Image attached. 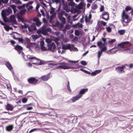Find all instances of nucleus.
<instances>
[{
    "label": "nucleus",
    "instance_id": "nucleus-1",
    "mask_svg": "<svg viewBox=\"0 0 133 133\" xmlns=\"http://www.w3.org/2000/svg\"><path fill=\"white\" fill-rule=\"evenodd\" d=\"M12 12V10L11 8L9 7L7 8V9L2 10L1 13V15L4 22H7L8 21L6 16H8Z\"/></svg>",
    "mask_w": 133,
    "mask_h": 133
},
{
    "label": "nucleus",
    "instance_id": "nucleus-2",
    "mask_svg": "<svg viewBox=\"0 0 133 133\" xmlns=\"http://www.w3.org/2000/svg\"><path fill=\"white\" fill-rule=\"evenodd\" d=\"M46 47L48 48V51H50L54 52L56 51V45L54 42H51L50 43L47 44Z\"/></svg>",
    "mask_w": 133,
    "mask_h": 133
},
{
    "label": "nucleus",
    "instance_id": "nucleus-3",
    "mask_svg": "<svg viewBox=\"0 0 133 133\" xmlns=\"http://www.w3.org/2000/svg\"><path fill=\"white\" fill-rule=\"evenodd\" d=\"M27 81L29 84L33 85H36L38 83L39 80L34 77H31L28 78Z\"/></svg>",
    "mask_w": 133,
    "mask_h": 133
},
{
    "label": "nucleus",
    "instance_id": "nucleus-4",
    "mask_svg": "<svg viewBox=\"0 0 133 133\" xmlns=\"http://www.w3.org/2000/svg\"><path fill=\"white\" fill-rule=\"evenodd\" d=\"M27 57L28 59L29 60L35 59L38 61H40V62L39 63H32V64H35L37 65H41L44 64L45 63L43 62L42 61L40 60V59L36 58L35 57H33L31 56L30 55H28L27 56Z\"/></svg>",
    "mask_w": 133,
    "mask_h": 133
},
{
    "label": "nucleus",
    "instance_id": "nucleus-5",
    "mask_svg": "<svg viewBox=\"0 0 133 133\" xmlns=\"http://www.w3.org/2000/svg\"><path fill=\"white\" fill-rule=\"evenodd\" d=\"M122 18L123 19L122 23L124 26H125L124 25L123 22H125L126 23H129L130 21L128 20L129 16L125 14V12L124 10H123L122 15Z\"/></svg>",
    "mask_w": 133,
    "mask_h": 133
},
{
    "label": "nucleus",
    "instance_id": "nucleus-6",
    "mask_svg": "<svg viewBox=\"0 0 133 133\" xmlns=\"http://www.w3.org/2000/svg\"><path fill=\"white\" fill-rule=\"evenodd\" d=\"M46 25H43L42 27V34L44 35H49L47 32H51V29L49 28H46Z\"/></svg>",
    "mask_w": 133,
    "mask_h": 133
},
{
    "label": "nucleus",
    "instance_id": "nucleus-7",
    "mask_svg": "<svg viewBox=\"0 0 133 133\" xmlns=\"http://www.w3.org/2000/svg\"><path fill=\"white\" fill-rule=\"evenodd\" d=\"M92 18V15L90 14L88 16L87 15H86L85 16V22L86 24L88 25L91 24L92 22V21H91V19Z\"/></svg>",
    "mask_w": 133,
    "mask_h": 133
},
{
    "label": "nucleus",
    "instance_id": "nucleus-8",
    "mask_svg": "<svg viewBox=\"0 0 133 133\" xmlns=\"http://www.w3.org/2000/svg\"><path fill=\"white\" fill-rule=\"evenodd\" d=\"M109 13L107 12L104 11L101 15L102 18L106 21H108L109 19Z\"/></svg>",
    "mask_w": 133,
    "mask_h": 133
},
{
    "label": "nucleus",
    "instance_id": "nucleus-9",
    "mask_svg": "<svg viewBox=\"0 0 133 133\" xmlns=\"http://www.w3.org/2000/svg\"><path fill=\"white\" fill-rule=\"evenodd\" d=\"M28 30L29 31L32 32L37 30L35 23H33L30 26L28 25Z\"/></svg>",
    "mask_w": 133,
    "mask_h": 133
},
{
    "label": "nucleus",
    "instance_id": "nucleus-10",
    "mask_svg": "<svg viewBox=\"0 0 133 133\" xmlns=\"http://www.w3.org/2000/svg\"><path fill=\"white\" fill-rule=\"evenodd\" d=\"M125 68L124 65H122V66H118L116 68V70L119 73H121L124 72L125 71L124 70Z\"/></svg>",
    "mask_w": 133,
    "mask_h": 133
},
{
    "label": "nucleus",
    "instance_id": "nucleus-11",
    "mask_svg": "<svg viewBox=\"0 0 133 133\" xmlns=\"http://www.w3.org/2000/svg\"><path fill=\"white\" fill-rule=\"evenodd\" d=\"M82 96V95L78 94L72 97L70 99L72 102H74L78 100Z\"/></svg>",
    "mask_w": 133,
    "mask_h": 133
},
{
    "label": "nucleus",
    "instance_id": "nucleus-12",
    "mask_svg": "<svg viewBox=\"0 0 133 133\" xmlns=\"http://www.w3.org/2000/svg\"><path fill=\"white\" fill-rule=\"evenodd\" d=\"M9 22L13 24H17V22L16 21L15 17L14 15H11L10 18Z\"/></svg>",
    "mask_w": 133,
    "mask_h": 133
},
{
    "label": "nucleus",
    "instance_id": "nucleus-13",
    "mask_svg": "<svg viewBox=\"0 0 133 133\" xmlns=\"http://www.w3.org/2000/svg\"><path fill=\"white\" fill-rule=\"evenodd\" d=\"M59 68L61 69H69L73 68L74 67L72 66H69L65 65H59L56 68V69H58Z\"/></svg>",
    "mask_w": 133,
    "mask_h": 133
},
{
    "label": "nucleus",
    "instance_id": "nucleus-14",
    "mask_svg": "<svg viewBox=\"0 0 133 133\" xmlns=\"http://www.w3.org/2000/svg\"><path fill=\"white\" fill-rule=\"evenodd\" d=\"M14 49L18 52L19 54H20L22 51L23 50V47L18 45H16L14 47Z\"/></svg>",
    "mask_w": 133,
    "mask_h": 133
},
{
    "label": "nucleus",
    "instance_id": "nucleus-15",
    "mask_svg": "<svg viewBox=\"0 0 133 133\" xmlns=\"http://www.w3.org/2000/svg\"><path fill=\"white\" fill-rule=\"evenodd\" d=\"M50 75L49 74L40 77V79L43 81H47L50 78Z\"/></svg>",
    "mask_w": 133,
    "mask_h": 133
},
{
    "label": "nucleus",
    "instance_id": "nucleus-16",
    "mask_svg": "<svg viewBox=\"0 0 133 133\" xmlns=\"http://www.w3.org/2000/svg\"><path fill=\"white\" fill-rule=\"evenodd\" d=\"M34 44V43H31L29 41H27V43H25L24 44L25 45L27 48L29 49L30 50L32 47V44Z\"/></svg>",
    "mask_w": 133,
    "mask_h": 133
},
{
    "label": "nucleus",
    "instance_id": "nucleus-17",
    "mask_svg": "<svg viewBox=\"0 0 133 133\" xmlns=\"http://www.w3.org/2000/svg\"><path fill=\"white\" fill-rule=\"evenodd\" d=\"M129 43V42H121V43L118 44L117 47L118 48H123L124 45L125 44H128Z\"/></svg>",
    "mask_w": 133,
    "mask_h": 133
},
{
    "label": "nucleus",
    "instance_id": "nucleus-18",
    "mask_svg": "<svg viewBox=\"0 0 133 133\" xmlns=\"http://www.w3.org/2000/svg\"><path fill=\"white\" fill-rule=\"evenodd\" d=\"M6 109L7 110L12 111L14 108L13 106L11 104L8 103L5 107Z\"/></svg>",
    "mask_w": 133,
    "mask_h": 133
},
{
    "label": "nucleus",
    "instance_id": "nucleus-19",
    "mask_svg": "<svg viewBox=\"0 0 133 133\" xmlns=\"http://www.w3.org/2000/svg\"><path fill=\"white\" fill-rule=\"evenodd\" d=\"M71 46L70 44L64 45L62 46V48L63 49L66 50L68 49L70 50Z\"/></svg>",
    "mask_w": 133,
    "mask_h": 133
},
{
    "label": "nucleus",
    "instance_id": "nucleus-20",
    "mask_svg": "<svg viewBox=\"0 0 133 133\" xmlns=\"http://www.w3.org/2000/svg\"><path fill=\"white\" fill-rule=\"evenodd\" d=\"M14 128V125L12 124H11L6 127V130L8 131H11Z\"/></svg>",
    "mask_w": 133,
    "mask_h": 133
},
{
    "label": "nucleus",
    "instance_id": "nucleus-21",
    "mask_svg": "<svg viewBox=\"0 0 133 133\" xmlns=\"http://www.w3.org/2000/svg\"><path fill=\"white\" fill-rule=\"evenodd\" d=\"M5 64L9 70H11L13 69V67L12 66L10 63L9 62H6Z\"/></svg>",
    "mask_w": 133,
    "mask_h": 133
},
{
    "label": "nucleus",
    "instance_id": "nucleus-22",
    "mask_svg": "<svg viewBox=\"0 0 133 133\" xmlns=\"http://www.w3.org/2000/svg\"><path fill=\"white\" fill-rule=\"evenodd\" d=\"M13 38L15 39H18L19 42H21L22 43H23L24 40L22 38H16L14 35L13 36Z\"/></svg>",
    "mask_w": 133,
    "mask_h": 133
},
{
    "label": "nucleus",
    "instance_id": "nucleus-23",
    "mask_svg": "<svg viewBox=\"0 0 133 133\" xmlns=\"http://www.w3.org/2000/svg\"><path fill=\"white\" fill-rule=\"evenodd\" d=\"M88 90V88L82 89L80 90L79 92V95H83L85 92H86Z\"/></svg>",
    "mask_w": 133,
    "mask_h": 133
},
{
    "label": "nucleus",
    "instance_id": "nucleus-24",
    "mask_svg": "<svg viewBox=\"0 0 133 133\" xmlns=\"http://www.w3.org/2000/svg\"><path fill=\"white\" fill-rule=\"evenodd\" d=\"M65 13V11H62L60 13H59L58 14V17L59 19L61 18L62 17V16L64 15Z\"/></svg>",
    "mask_w": 133,
    "mask_h": 133
},
{
    "label": "nucleus",
    "instance_id": "nucleus-25",
    "mask_svg": "<svg viewBox=\"0 0 133 133\" xmlns=\"http://www.w3.org/2000/svg\"><path fill=\"white\" fill-rule=\"evenodd\" d=\"M96 30L98 32H101V28L100 27V25L99 23H97V25L96 28Z\"/></svg>",
    "mask_w": 133,
    "mask_h": 133
},
{
    "label": "nucleus",
    "instance_id": "nucleus-26",
    "mask_svg": "<svg viewBox=\"0 0 133 133\" xmlns=\"http://www.w3.org/2000/svg\"><path fill=\"white\" fill-rule=\"evenodd\" d=\"M125 32V30H121L118 31V33L120 35H123Z\"/></svg>",
    "mask_w": 133,
    "mask_h": 133
},
{
    "label": "nucleus",
    "instance_id": "nucleus-27",
    "mask_svg": "<svg viewBox=\"0 0 133 133\" xmlns=\"http://www.w3.org/2000/svg\"><path fill=\"white\" fill-rule=\"evenodd\" d=\"M4 28L7 31H9V30L11 29H12V27H10L8 25H6L5 24V25H4Z\"/></svg>",
    "mask_w": 133,
    "mask_h": 133
},
{
    "label": "nucleus",
    "instance_id": "nucleus-28",
    "mask_svg": "<svg viewBox=\"0 0 133 133\" xmlns=\"http://www.w3.org/2000/svg\"><path fill=\"white\" fill-rule=\"evenodd\" d=\"M17 18L18 21L23 22L24 21V18L20 16H18Z\"/></svg>",
    "mask_w": 133,
    "mask_h": 133
},
{
    "label": "nucleus",
    "instance_id": "nucleus-29",
    "mask_svg": "<svg viewBox=\"0 0 133 133\" xmlns=\"http://www.w3.org/2000/svg\"><path fill=\"white\" fill-rule=\"evenodd\" d=\"M80 31L79 30H76L75 31V34L76 36H78L80 34Z\"/></svg>",
    "mask_w": 133,
    "mask_h": 133
},
{
    "label": "nucleus",
    "instance_id": "nucleus-30",
    "mask_svg": "<svg viewBox=\"0 0 133 133\" xmlns=\"http://www.w3.org/2000/svg\"><path fill=\"white\" fill-rule=\"evenodd\" d=\"M59 19L62 22L63 24H64L66 22V20L65 18L62 17Z\"/></svg>",
    "mask_w": 133,
    "mask_h": 133
},
{
    "label": "nucleus",
    "instance_id": "nucleus-31",
    "mask_svg": "<svg viewBox=\"0 0 133 133\" xmlns=\"http://www.w3.org/2000/svg\"><path fill=\"white\" fill-rule=\"evenodd\" d=\"M31 37L33 39H36L39 38L38 35L36 34L35 35H33L31 36Z\"/></svg>",
    "mask_w": 133,
    "mask_h": 133
},
{
    "label": "nucleus",
    "instance_id": "nucleus-32",
    "mask_svg": "<svg viewBox=\"0 0 133 133\" xmlns=\"http://www.w3.org/2000/svg\"><path fill=\"white\" fill-rule=\"evenodd\" d=\"M132 9V8L131 6H127L125 8V10L127 12L129 11H130Z\"/></svg>",
    "mask_w": 133,
    "mask_h": 133
},
{
    "label": "nucleus",
    "instance_id": "nucleus-33",
    "mask_svg": "<svg viewBox=\"0 0 133 133\" xmlns=\"http://www.w3.org/2000/svg\"><path fill=\"white\" fill-rule=\"evenodd\" d=\"M68 5L70 6H74L75 3L72 1H70L68 3Z\"/></svg>",
    "mask_w": 133,
    "mask_h": 133
},
{
    "label": "nucleus",
    "instance_id": "nucleus-34",
    "mask_svg": "<svg viewBox=\"0 0 133 133\" xmlns=\"http://www.w3.org/2000/svg\"><path fill=\"white\" fill-rule=\"evenodd\" d=\"M59 41V39L58 38H55L54 39V41L57 45H58L60 43L58 42Z\"/></svg>",
    "mask_w": 133,
    "mask_h": 133
},
{
    "label": "nucleus",
    "instance_id": "nucleus-35",
    "mask_svg": "<svg viewBox=\"0 0 133 133\" xmlns=\"http://www.w3.org/2000/svg\"><path fill=\"white\" fill-rule=\"evenodd\" d=\"M67 88L68 90L70 92H71V89L70 88V87L69 82L68 81V83L67 84Z\"/></svg>",
    "mask_w": 133,
    "mask_h": 133
},
{
    "label": "nucleus",
    "instance_id": "nucleus-36",
    "mask_svg": "<svg viewBox=\"0 0 133 133\" xmlns=\"http://www.w3.org/2000/svg\"><path fill=\"white\" fill-rule=\"evenodd\" d=\"M97 7V6L96 4H94L92 5V9H93L95 10Z\"/></svg>",
    "mask_w": 133,
    "mask_h": 133
},
{
    "label": "nucleus",
    "instance_id": "nucleus-37",
    "mask_svg": "<svg viewBox=\"0 0 133 133\" xmlns=\"http://www.w3.org/2000/svg\"><path fill=\"white\" fill-rule=\"evenodd\" d=\"M102 54V52L101 51H99L98 52V57L99 59Z\"/></svg>",
    "mask_w": 133,
    "mask_h": 133
},
{
    "label": "nucleus",
    "instance_id": "nucleus-38",
    "mask_svg": "<svg viewBox=\"0 0 133 133\" xmlns=\"http://www.w3.org/2000/svg\"><path fill=\"white\" fill-rule=\"evenodd\" d=\"M24 25H22V28L26 29L27 28H28V24H27L25 23H24Z\"/></svg>",
    "mask_w": 133,
    "mask_h": 133
},
{
    "label": "nucleus",
    "instance_id": "nucleus-39",
    "mask_svg": "<svg viewBox=\"0 0 133 133\" xmlns=\"http://www.w3.org/2000/svg\"><path fill=\"white\" fill-rule=\"evenodd\" d=\"M35 24L36 26V25L37 26L39 27L41 25V22L39 20L37 22H36Z\"/></svg>",
    "mask_w": 133,
    "mask_h": 133
},
{
    "label": "nucleus",
    "instance_id": "nucleus-40",
    "mask_svg": "<svg viewBox=\"0 0 133 133\" xmlns=\"http://www.w3.org/2000/svg\"><path fill=\"white\" fill-rule=\"evenodd\" d=\"M26 10L25 9H24L22 10L20 12V14L21 15H23L25 13Z\"/></svg>",
    "mask_w": 133,
    "mask_h": 133
},
{
    "label": "nucleus",
    "instance_id": "nucleus-41",
    "mask_svg": "<svg viewBox=\"0 0 133 133\" xmlns=\"http://www.w3.org/2000/svg\"><path fill=\"white\" fill-rule=\"evenodd\" d=\"M101 51L102 52H104L106 51L107 50V47L106 46H105L103 48H101Z\"/></svg>",
    "mask_w": 133,
    "mask_h": 133
},
{
    "label": "nucleus",
    "instance_id": "nucleus-42",
    "mask_svg": "<svg viewBox=\"0 0 133 133\" xmlns=\"http://www.w3.org/2000/svg\"><path fill=\"white\" fill-rule=\"evenodd\" d=\"M102 44V42L100 41L98 42L97 43V45L99 47V48H101V45Z\"/></svg>",
    "mask_w": 133,
    "mask_h": 133
},
{
    "label": "nucleus",
    "instance_id": "nucleus-43",
    "mask_svg": "<svg viewBox=\"0 0 133 133\" xmlns=\"http://www.w3.org/2000/svg\"><path fill=\"white\" fill-rule=\"evenodd\" d=\"M41 49L43 51H47L48 49H47L44 46H41Z\"/></svg>",
    "mask_w": 133,
    "mask_h": 133
},
{
    "label": "nucleus",
    "instance_id": "nucleus-44",
    "mask_svg": "<svg viewBox=\"0 0 133 133\" xmlns=\"http://www.w3.org/2000/svg\"><path fill=\"white\" fill-rule=\"evenodd\" d=\"M25 4H23L22 5L18 6V8L19 9H21L25 7Z\"/></svg>",
    "mask_w": 133,
    "mask_h": 133
},
{
    "label": "nucleus",
    "instance_id": "nucleus-45",
    "mask_svg": "<svg viewBox=\"0 0 133 133\" xmlns=\"http://www.w3.org/2000/svg\"><path fill=\"white\" fill-rule=\"evenodd\" d=\"M66 6H67L66 8H64V9L65 10L66 12H68L70 11V9L68 8V5L66 4Z\"/></svg>",
    "mask_w": 133,
    "mask_h": 133
},
{
    "label": "nucleus",
    "instance_id": "nucleus-46",
    "mask_svg": "<svg viewBox=\"0 0 133 133\" xmlns=\"http://www.w3.org/2000/svg\"><path fill=\"white\" fill-rule=\"evenodd\" d=\"M116 40L115 39H112L111 40L109 41L108 42V43L109 44H111L115 42Z\"/></svg>",
    "mask_w": 133,
    "mask_h": 133
},
{
    "label": "nucleus",
    "instance_id": "nucleus-47",
    "mask_svg": "<svg viewBox=\"0 0 133 133\" xmlns=\"http://www.w3.org/2000/svg\"><path fill=\"white\" fill-rule=\"evenodd\" d=\"M70 28V26L69 25H66L65 26V30H69Z\"/></svg>",
    "mask_w": 133,
    "mask_h": 133
},
{
    "label": "nucleus",
    "instance_id": "nucleus-48",
    "mask_svg": "<svg viewBox=\"0 0 133 133\" xmlns=\"http://www.w3.org/2000/svg\"><path fill=\"white\" fill-rule=\"evenodd\" d=\"M104 6L103 5H101L100 9V12L103 11L104 10Z\"/></svg>",
    "mask_w": 133,
    "mask_h": 133
},
{
    "label": "nucleus",
    "instance_id": "nucleus-49",
    "mask_svg": "<svg viewBox=\"0 0 133 133\" xmlns=\"http://www.w3.org/2000/svg\"><path fill=\"white\" fill-rule=\"evenodd\" d=\"M106 28L107 29V31L108 32H110L111 31V29L110 27H106Z\"/></svg>",
    "mask_w": 133,
    "mask_h": 133
},
{
    "label": "nucleus",
    "instance_id": "nucleus-50",
    "mask_svg": "<svg viewBox=\"0 0 133 133\" xmlns=\"http://www.w3.org/2000/svg\"><path fill=\"white\" fill-rule=\"evenodd\" d=\"M81 63L83 65H87V63L85 61H82L81 62Z\"/></svg>",
    "mask_w": 133,
    "mask_h": 133
},
{
    "label": "nucleus",
    "instance_id": "nucleus-51",
    "mask_svg": "<svg viewBox=\"0 0 133 133\" xmlns=\"http://www.w3.org/2000/svg\"><path fill=\"white\" fill-rule=\"evenodd\" d=\"M14 3H15V4L16 5L22 4L21 2L20 1L18 0H16V1Z\"/></svg>",
    "mask_w": 133,
    "mask_h": 133
},
{
    "label": "nucleus",
    "instance_id": "nucleus-52",
    "mask_svg": "<svg viewBox=\"0 0 133 133\" xmlns=\"http://www.w3.org/2000/svg\"><path fill=\"white\" fill-rule=\"evenodd\" d=\"M54 9L53 8H51V10L50 11V14H52L54 13Z\"/></svg>",
    "mask_w": 133,
    "mask_h": 133
},
{
    "label": "nucleus",
    "instance_id": "nucleus-53",
    "mask_svg": "<svg viewBox=\"0 0 133 133\" xmlns=\"http://www.w3.org/2000/svg\"><path fill=\"white\" fill-rule=\"evenodd\" d=\"M44 42L43 41H41L40 42V46H44Z\"/></svg>",
    "mask_w": 133,
    "mask_h": 133
},
{
    "label": "nucleus",
    "instance_id": "nucleus-54",
    "mask_svg": "<svg viewBox=\"0 0 133 133\" xmlns=\"http://www.w3.org/2000/svg\"><path fill=\"white\" fill-rule=\"evenodd\" d=\"M48 64L49 65H57L59 64L58 63H48Z\"/></svg>",
    "mask_w": 133,
    "mask_h": 133
},
{
    "label": "nucleus",
    "instance_id": "nucleus-55",
    "mask_svg": "<svg viewBox=\"0 0 133 133\" xmlns=\"http://www.w3.org/2000/svg\"><path fill=\"white\" fill-rule=\"evenodd\" d=\"M76 25L78 26L80 28H82V27L83 25L82 24H80L79 22L77 23Z\"/></svg>",
    "mask_w": 133,
    "mask_h": 133
},
{
    "label": "nucleus",
    "instance_id": "nucleus-56",
    "mask_svg": "<svg viewBox=\"0 0 133 133\" xmlns=\"http://www.w3.org/2000/svg\"><path fill=\"white\" fill-rule=\"evenodd\" d=\"M11 7L13 9L14 12H15V10L16 9L15 5H12L11 6Z\"/></svg>",
    "mask_w": 133,
    "mask_h": 133
},
{
    "label": "nucleus",
    "instance_id": "nucleus-57",
    "mask_svg": "<svg viewBox=\"0 0 133 133\" xmlns=\"http://www.w3.org/2000/svg\"><path fill=\"white\" fill-rule=\"evenodd\" d=\"M56 16V14L54 13L52 14V15L50 16V18L51 19H52L53 18Z\"/></svg>",
    "mask_w": 133,
    "mask_h": 133
},
{
    "label": "nucleus",
    "instance_id": "nucleus-58",
    "mask_svg": "<svg viewBox=\"0 0 133 133\" xmlns=\"http://www.w3.org/2000/svg\"><path fill=\"white\" fill-rule=\"evenodd\" d=\"M39 20V19L38 18H37V17H35V18H34L33 19V21H34L36 23V22H37V21H38Z\"/></svg>",
    "mask_w": 133,
    "mask_h": 133
},
{
    "label": "nucleus",
    "instance_id": "nucleus-59",
    "mask_svg": "<svg viewBox=\"0 0 133 133\" xmlns=\"http://www.w3.org/2000/svg\"><path fill=\"white\" fill-rule=\"evenodd\" d=\"M60 24V23L59 22H57L55 24V27H58V26H59V25Z\"/></svg>",
    "mask_w": 133,
    "mask_h": 133
},
{
    "label": "nucleus",
    "instance_id": "nucleus-60",
    "mask_svg": "<svg viewBox=\"0 0 133 133\" xmlns=\"http://www.w3.org/2000/svg\"><path fill=\"white\" fill-rule=\"evenodd\" d=\"M71 16L70 15H69L68 16L67 18V20H68V21L70 23H71V22H70V21L71 20Z\"/></svg>",
    "mask_w": 133,
    "mask_h": 133
},
{
    "label": "nucleus",
    "instance_id": "nucleus-61",
    "mask_svg": "<svg viewBox=\"0 0 133 133\" xmlns=\"http://www.w3.org/2000/svg\"><path fill=\"white\" fill-rule=\"evenodd\" d=\"M45 42L47 43L48 44L50 43L51 41L50 39L49 38H47L45 39Z\"/></svg>",
    "mask_w": 133,
    "mask_h": 133
},
{
    "label": "nucleus",
    "instance_id": "nucleus-62",
    "mask_svg": "<svg viewBox=\"0 0 133 133\" xmlns=\"http://www.w3.org/2000/svg\"><path fill=\"white\" fill-rule=\"evenodd\" d=\"M36 33L38 34H42V29L37 30L36 31Z\"/></svg>",
    "mask_w": 133,
    "mask_h": 133
},
{
    "label": "nucleus",
    "instance_id": "nucleus-63",
    "mask_svg": "<svg viewBox=\"0 0 133 133\" xmlns=\"http://www.w3.org/2000/svg\"><path fill=\"white\" fill-rule=\"evenodd\" d=\"M78 39V38L76 36H75L73 39H72V41L73 42H75L76 41H77Z\"/></svg>",
    "mask_w": 133,
    "mask_h": 133
},
{
    "label": "nucleus",
    "instance_id": "nucleus-64",
    "mask_svg": "<svg viewBox=\"0 0 133 133\" xmlns=\"http://www.w3.org/2000/svg\"><path fill=\"white\" fill-rule=\"evenodd\" d=\"M101 23L104 26H105L107 24V23L103 21H102L101 22Z\"/></svg>",
    "mask_w": 133,
    "mask_h": 133
}]
</instances>
